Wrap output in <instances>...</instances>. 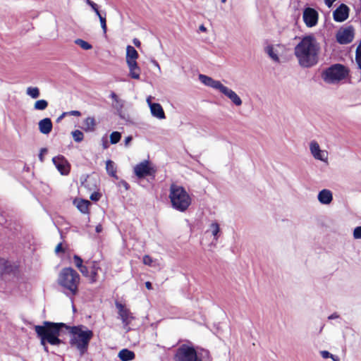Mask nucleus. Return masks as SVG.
I'll list each match as a JSON object with an SVG mask.
<instances>
[{
	"label": "nucleus",
	"mask_w": 361,
	"mask_h": 361,
	"mask_svg": "<svg viewBox=\"0 0 361 361\" xmlns=\"http://www.w3.org/2000/svg\"><path fill=\"white\" fill-rule=\"evenodd\" d=\"M348 74V70L343 65L336 63L324 70L322 78L324 82L331 84L344 79Z\"/></svg>",
	"instance_id": "nucleus-8"
},
{
	"label": "nucleus",
	"mask_w": 361,
	"mask_h": 361,
	"mask_svg": "<svg viewBox=\"0 0 361 361\" xmlns=\"http://www.w3.org/2000/svg\"><path fill=\"white\" fill-rule=\"evenodd\" d=\"M87 4L91 6L92 9L94 10L95 8H97L98 6L97 4L93 2L91 0H86Z\"/></svg>",
	"instance_id": "nucleus-43"
},
{
	"label": "nucleus",
	"mask_w": 361,
	"mask_h": 361,
	"mask_svg": "<svg viewBox=\"0 0 361 361\" xmlns=\"http://www.w3.org/2000/svg\"><path fill=\"white\" fill-rule=\"evenodd\" d=\"M151 62H152V63L155 67H157V68H158V70H159V71H161L160 66H159V63H158L156 60L153 59V60H152V61H151Z\"/></svg>",
	"instance_id": "nucleus-51"
},
{
	"label": "nucleus",
	"mask_w": 361,
	"mask_h": 361,
	"mask_svg": "<svg viewBox=\"0 0 361 361\" xmlns=\"http://www.w3.org/2000/svg\"><path fill=\"white\" fill-rule=\"evenodd\" d=\"M110 97L113 99V102H115L116 100H118L119 98L118 97V96L116 95V94L114 92H112L111 94H110Z\"/></svg>",
	"instance_id": "nucleus-50"
},
{
	"label": "nucleus",
	"mask_w": 361,
	"mask_h": 361,
	"mask_svg": "<svg viewBox=\"0 0 361 361\" xmlns=\"http://www.w3.org/2000/svg\"><path fill=\"white\" fill-rule=\"evenodd\" d=\"M80 271L82 274V275L90 279V265L86 266L84 265L81 268L79 269Z\"/></svg>",
	"instance_id": "nucleus-34"
},
{
	"label": "nucleus",
	"mask_w": 361,
	"mask_h": 361,
	"mask_svg": "<svg viewBox=\"0 0 361 361\" xmlns=\"http://www.w3.org/2000/svg\"><path fill=\"white\" fill-rule=\"evenodd\" d=\"M95 231L98 233L102 232V226L101 224L97 225L96 226V228H95Z\"/></svg>",
	"instance_id": "nucleus-55"
},
{
	"label": "nucleus",
	"mask_w": 361,
	"mask_h": 361,
	"mask_svg": "<svg viewBox=\"0 0 361 361\" xmlns=\"http://www.w3.org/2000/svg\"><path fill=\"white\" fill-rule=\"evenodd\" d=\"M210 230L212 231V234L213 235L214 240H218V233L220 231V228H219V224L216 222H213L210 225Z\"/></svg>",
	"instance_id": "nucleus-29"
},
{
	"label": "nucleus",
	"mask_w": 361,
	"mask_h": 361,
	"mask_svg": "<svg viewBox=\"0 0 361 361\" xmlns=\"http://www.w3.org/2000/svg\"><path fill=\"white\" fill-rule=\"evenodd\" d=\"M353 37L354 29L352 26L340 29L336 34V40L341 44H346L351 42Z\"/></svg>",
	"instance_id": "nucleus-11"
},
{
	"label": "nucleus",
	"mask_w": 361,
	"mask_h": 361,
	"mask_svg": "<svg viewBox=\"0 0 361 361\" xmlns=\"http://www.w3.org/2000/svg\"><path fill=\"white\" fill-rule=\"evenodd\" d=\"M133 42L134 45L137 47H140L141 45L140 41L137 38H134L133 40Z\"/></svg>",
	"instance_id": "nucleus-48"
},
{
	"label": "nucleus",
	"mask_w": 361,
	"mask_h": 361,
	"mask_svg": "<svg viewBox=\"0 0 361 361\" xmlns=\"http://www.w3.org/2000/svg\"><path fill=\"white\" fill-rule=\"evenodd\" d=\"M68 331L72 336L70 339L71 346H75L83 355L87 350L89 343L93 336V332L87 329L85 326H62L61 335Z\"/></svg>",
	"instance_id": "nucleus-3"
},
{
	"label": "nucleus",
	"mask_w": 361,
	"mask_h": 361,
	"mask_svg": "<svg viewBox=\"0 0 361 361\" xmlns=\"http://www.w3.org/2000/svg\"><path fill=\"white\" fill-rule=\"evenodd\" d=\"M112 106L114 109L116 110L118 114L121 117L122 109L123 107V102L121 99H118V100L113 102Z\"/></svg>",
	"instance_id": "nucleus-30"
},
{
	"label": "nucleus",
	"mask_w": 361,
	"mask_h": 361,
	"mask_svg": "<svg viewBox=\"0 0 361 361\" xmlns=\"http://www.w3.org/2000/svg\"><path fill=\"white\" fill-rule=\"evenodd\" d=\"M134 173L138 178H144L146 176L154 177L156 170L152 167L147 160L137 164L134 167Z\"/></svg>",
	"instance_id": "nucleus-9"
},
{
	"label": "nucleus",
	"mask_w": 361,
	"mask_h": 361,
	"mask_svg": "<svg viewBox=\"0 0 361 361\" xmlns=\"http://www.w3.org/2000/svg\"><path fill=\"white\" fill-rule=\"evenodd\" d=\"M153 259L149 255H145L143 257V263L146 265L152 266Z\"/></svg>",
	"instance_id": "nucleus-38"
},
{
	"label": "nucleus",
	"mask_w": 361,
	"mask_h": 361,
	"mask_svg": "<svg viewBox=\"0 0 361 361\" xmlns=\"http://www.w3.org/2000/svg\"><path fill=\"white\" fill-rule=\"evenodd\" d=\"M75 204L78 210L82 214H88L89 212V206L90 205V202L86 200H80L78 201H75Z\"/></svg>",
	"instance_id": "nucleus-22"
},
{
	"label": "nucleus",
	"mask_w": 361,
	"mask_h": 361,
	"mask_svg": "<svg viewBox=\"0 0 361 361\" xmlns=\"http://www.w3.org/2000/svg\"><path fill=\"white\" fill-rule=\"evenodd\" d=\"M199 80L204 85L219 90L221 93L227 97L235 106H239L242 104V100L240 97L233 90L221 84L220 81L214 80L212 78L203 74L199 75Z\"/></svg>",
	"instance_id": "nucleus-6"
},
{
	"label": "nucleus",
	"mask_w": 361,
	"mask_h": 361,
	"mask_svg": "<svg viewBox=\"0 0 361 361\" xmlns=\"http://www.w3.org/2000/svg\"><path fill=\"white\" fill-rule=\"evenodd\" d=\"M339 318V314L337 312H334L331 314L330 316H329L328 319L329 320L335 319Z\"/></svg>",
	"instance_id": "nucleus-45"
},
{
	"label": "nucleus",
	"mask_w": 361,
	"mask_h": 361,
	"mask_svg": "<svg viewBox=\"0 0 361 361\" xmlns=\"http://www.w3.org/2000/svg\"><path fill=\"white\" fill-rule=\"evenodd\" d=\"M310 149L315 159L324 162L327 161L328 152L326 151L322 150L317 142L314 140L312 141L310 144Z\"/></svg>",
	"instance_id": "nucleus-13"
},
{
	"label": "nucleus",
	"mask_w": 361,
	"mask_h": 361,
	"mask_svg": "<svg viewBox=\"0 0 361 361\" xmlns=\"http://www.w3.org/2000/svg\"><path fill=\"white\" fill-rule=\"evenodd\" d=\"M47 152V148H42L39 154V159L42 162L44 161V154Z\"/></svg>",
	"instance_id": "nucleus-41"
},
{
	"label": "nucleus",
	"mask_w": 361,
	"mask_h": 361,
	"mask_svg": "<svg viewBox=\"0 0 361 361\" xmlns=\"http://www.w3.org/2000/svg\"><path fill=\"white\" fill-rule=\"evenodd\" d=\"M302 18L307 27H312L318 23L319 14L315 9L307 7L303 11Z\"/></svg>",
	"instance_id": "nucleus-10"
},
{
	"label": "nucleus",
	"mask_w": 361,
	"mask_h": 361,
	"mask_svg": "<svg viewBox=\"0 0 361 361\" xmlns=\"http://www.w3.org/2000/svg\"><path fill=\"white\" fill-rule=\"evenodd\" d=\"M93 11L95 12L96 15L99 17V18H100V17H103L104 16L102 15V13L99 11L98 6L97 8H95Z\"/></svg>",
	"instance_id": "nucleus-53"
},
{
	"label": "nucleus",
	"mask_w": 361,
	"mask_h": 361,
	"mask_svg": "<svg viewBox=\"0 0 361 361\" xmlns=\"http://www.w3.org/2000/svg\"><path fill=\"white\" fill-rule=\"evenodd\" d=\"M106 170L110 176L116 178V169L113 161L109 159L106 161Z\"/></svg>",
	"instance_id": "nucleus-25"
},
{
	"label": "nucleus",
	"mask_w": 361,
	"mask_h": 361,
	"mask_svg": "<svg viewBox=\"0 0 361 361\" xmlns=\"http://www.w3.org/2000/svg\"><path fill=\"white\" fill-rule=\"evenodd\" d=\"M139 55L136 49L131 45L126 47V62L136 61Z\"/></svg>",
	"instance_id": "nucleus-21"
},
{
	"label": "nucleus",
	"mask_w": 361,
	"mask_h": 361,
	"mask_svg": "<svg viewBox=\"0 0 361 361\" xmlns=\"http://www.w3.org/2000/svg\"><path fill=\"white\" fill-rule=\"evenodd\" d=\"M169 199L172 208L180 212H185L192 203V199L185 189L174 183L170 186Z\"/></svg>",
	"instance_id": "nucleus-5"
},
{
	"label": "nucleus",
	"mask_w": 361,
	"mask_h": 361,
	"mask_svg": "<svg viewBox=\"0 0 361 361\" xmlns=\"http://www.w3.org/2000/svg\"><path fill=\"white\" fill-rule=\"evenodd\" d=\"M75 44L80 46L84 50H89L92 48V46L90 43L82 39H75Z\"/></svg>",
	"instance_id": "nucleus-28"
},
{
	"label": "nucleus",
	"mask_w": 361,
	"mask_h": 361,
	"mask_svg": "<svg viewBox=\"0 0 361 361\" xmlns=\"http://www.w3.org/2000/svg\"><path fill=\"white\" fill-rule=\"evenodd\" d=\"M66 326L64 323H54L45 321L42 325L35 326V331L40 339V344L46 353H49L47 343L51 345H60L63 341L59 338L61 336V327Z\"/></svg>",
	"instance_id": "nucleus-2"
},
{
	"label": "nucleus",
	"mask_w": 361,
	"mask_h": 361,
	"mask_svg": "<svg viewBox=\"0 0 361 361\" xmlns=\"http://www.w3.org/2000/svg\"><path fill=\"white\" fill-rule=\"evenodd\" d=\"M145 286L148 290H151L152 288V283L149 281H147L145 283Z\"/></svg>",
	"instance_id": "nucleus-56"
},
{
	"label": "nucleus",
	"mask_w": 361,
	"mask_h": 361,
	"mask_svg": "<svg viewBox=\"0 0 361 361\" xmlns=\"http://www.w3.org/2000/svg\"><path fill=\"white\" fill-rule=\"evenodd\" d=\"M100 24L102 29L103 30L104 34L106 33L107 27H106V13L103 17H100L99 18Z\"/></svg>",
	"instance_id": "nucleus-35"
},
{
	"label": "nucleus",
	"mask_w": 361,
	"mask_h": 361,
	"mask_svg": "<svg viewBox=\"0 0 361 361\" xmlns=\"http://www.w3.org/2000/svg\"><path fill=\"white\" fill-rule=\"evenodd\" d=\"M221 1L222 3H225V2L226 1V0H221Z\"/></svg>",
	"instance_id": "nucleus-60"
},
{
	"label": "nucleus",
	"mask_w": 361,
	"mask_h": 361,
	"mask_svg": "<svg viewBox=\"0 0 361 361\" xmlns=\"http://www.w3.org/2000/svg\"><path fill=\"white\" fill-rule=\"evenodd\" d=\"M72 135H73V140L76 142H80L84 138V135H83L82 132L79 130H75L73 131Z\"/></svg>",
	"instance_id": "nucleus-33"
},
{
	"label": "nucleus",
	"mask_w": 361,
	"mask_h": 361,
	"mask_svg": "<svg viewBox=\"0 0 361 361\" xmlns=\"http://www.w3.org/2000/svg\"><path fill=\"white\" fill-rule=\"evenodd\" d=\"M118 357L121 361H130L135 358V353L127 348H124L118 353Z\"/></svg>",
	"instance_id": "nucleus-23"
},
{
	"label": "nucleus",
	"mask_w": 361,
	"mask_h": 361,
	"mask_svg": "<svg viewBox=\"0 0 361 361\" xmlns=\"http://www.w3.org/2000/svg\"><path fill=\"white\" fill-rule=\"evenodd\" d=\"M331 358L333 360V361H339L338 357L335 356V355H332Z\"/></svg>",
	"instance_id": "nucleus-58"
},
{
	"label": "nucleus",
	"mask_w": 361,
	"mask_h": 361,
	"mask_svg": "<svg viewBox=\"0 0 361 361\" xmlns=\"http://www.w3.org/2000/svg\"><path fill=\"white\" fill-rule=\"evenodd\" d=\"M121 138V133L118 131H114L110 135V142L112 145H115L118 143Z\"/></svg>",
	"instance_id": "nucleus-31"
},
{
	"label": "nucleus",
	"mask_w": 361,
	"mask_h": 361,
	"mask_svg": "<svg viewBox=\"0 0 361 361\" xmlns=\"http://www.w3.org/2000/svg\"><path fill=\"white\" fill-rule=\"evenodd\" d=\"M130 71V76L134 79H139L140 75V68L137 61L126 62Z\"/></svg>",
	"instance_id": "nucleus-20"
},
{
	"label": "nucleus",
	"mask_w": 361,
	"mask_h": 361,
	"mask_svg": "<svg viewBox=\"0 0 361 361\" xmlns=\"http://www.w3.org/2000/svg\"><path fill=\"white\" fill-rule=\"evenodd\" d=\"M267 53L268 54L269 57L271 58L275 62L279 61V58L271 46H268L267 47Z\"/></svg>",
	"instance_id": "nucleus-32"
},
{
	"label": "nucleus",
	"mask_w": 361,
	"mask_h": 361,
	"mask_svg": "<svg viewBox=\"0 0 361 361\" xmlns=\"http://www.w3.org/2000/svg\"><path fill=\"white\" fill-rule=\"evenodd\" d=\"M336 0H325V4L326 5L329 7V8H331L334 4V1H336Z\"/></svg>",
	"instance_id": "nucleus-49"
},
{
	"label": "nucleus",
	"mask_w": 361,
	"mask_h": 361,
	"mask_svg": "<svg viewBox=\"0 0 361 361\" xmlns=\"http://www.w3.org/2000/svg\"><path fill=\"white\" fill-rule=\"evenodd\" d=\"M116 306L118 310V315L120 319L122 321L123 324L125 326H128L131 321L134 319V317L133 316L130 311L127 309L123 305L116 302Z\"/></svg>",
	"instance_id": "nucleus-14"
},
{
	"label": "nucleus",
	"mask_w": 361,
	"mask_h": 361,
	"mask_svg": "<svg viewBox=\"0 0 361 361\" xmlns=\"http://www.w3.org/2000/svg\"><path fill=\"white\" fill-rule=\"evenodd\" d=\"M200 30L202 32H204L206 31V27L203 25H202L200 26Z\"/></svg>",
	"instance_id": "nucleus-59"
},
{
	"label": "nucleus",
	"mask_w": 361,
	"mask_h": 361,
	"mask_svg": "<svg viewBox=\"0 0 361 361\" xmlns=\"http://www.w3.org/2000/svg\"><path fill=\"white\" fill-rule=\"evenodd\" d=\"M349 8L344 4H341L333 13V18L336 22H343L349 16Z\"/></svg>",
	"instance_id": "nucleus-15"
},
{
	"label": "nucleus",
	"mask_w": 361,
	"mask_h": 361,
	"mask_svg": "<svg viewBox=\"0 0 361 361\" xmlns=\"http://www.w3.org/2000/svg\"><path fill=\"white\" fill-rule=\"evenodd\" d=\"M87 264H90V282L93 283L98 280V275L99 271H102V268L99 265V262L92 261L91 262H87Z\"/></svg>",
	"instance_id": "nucleus-17"
},
{
	"label": "nucleus",
	"mask_w": 361,
	"mask_h": 361,
	"mask_svg": "<svg viewBox=\"0 0 361 361\" xmlns=\"http://www.w3.org/2000/svg\"><path fill=\"white\" fill-rule=\"evenodd\" d=\"M320 45L312 35L303 37L295 47L294 54L298 63L303 68H310L319 61Z\"/></svg>",
	"instance_id": "nucleus-1"
},
{
	"label": "nucleus",
	"mask_w": 361,
	"mask_h": 361,
	"mask_svg": "<svg viewBox=\"0 0 361 361\" xmlns=\"http://www.w3.org/2000/svg\"><path fill=\"white\" fill-rule=\"evenodd\" d=\"M120 185L123 186L126 190H128L130 188L129 184L125 180H121L120 182Z\"/></svg>",
	"instance_id": "nucleus-44"
},
{
	"label": "nucleus",
	"mask_w": 361,
	"mask_h": 361,
	"mask_svg": "<svg viewBox=\"0 0 361 361\" xmlns=\"http://www.w3.org/2000/svg\"><path fill=\"white\" fill-rule=\"evenodd\" d=\"M317 198L321 204H329L333 200V195L329 190L323 189L319 192Z\"/></svg>",
	"instance_id": "nucleus-19"
},
{
	"label": "nucleus",
	"mask_w": 361,
	"mask_h": 361,
	"mask_svg": "<svg viewBox=\"0 0 361 361\" xmlns=\"http://www.w3.org/2000/svg\"><path fill=\"white\" fill-rule=\"evenodd\" d=\"M320 354L322 355V357L324 359H327V358H331V356H332V354H331L329 351L327 350H322L320 352Z\"/></svg>",
	"instance_id": "nucleus-40"
},
{
	"label": "nucleus",
	"mask_w": 361,
	"mask_h": 361,
	"mask_svg": "<svg viewBox=\"0 0 361 361\" xmlns=\"http://www.w3.org/2000/svg\"><path fill=\"white\" fill-rule=\"evenodd\" d=\"M96 121L93 117H87L83 121V129L86 132H92L95 129Z\"/></svg>",
	"instance_id": "nucleus-24"
},
{
	"label": "nucleus",
	"mask_w": 361,
	"mask_h": 361,
	"mask_svg": "<svg viewBox=\"0 0 361 361\" xmlns=\"http://www.w3.org/2000/svg\"><path fill=\"white\" fill-rule=\"evenodd\" d=\"M205 358L209 360V352L202 350L198 355L195 349L188 345L183 344L178 348L176 354V361H203Z\"/></svg>",
	"instance_id": "nucleus-7"
},
{
	"label": "nucleus",
	"mask_w": 361,
	"mask_h": 361,
	"mask_svg": "<svg viewBox=\"0 0 361 361\" xmlns=\"http://www.w3.org/2000/svg\"><path fill=\"white\" fill-rule=\"evenodd\" d=\"M67 115H71V116H80L81 115V113L79 111L73 110L68 112H66Z\"/></svg>",
	"instance_id": "nucleus-42"
},
{
	"label": "nucleus",
	"mask_w": 361,
	"mask_h": 361,
	"mask_svg": "<svg viewBox=\"0 0 361 361\" xmlns=\"http://www.w3.org/2000/svg\"><path fill=\"white\" fill-rule=\"evenodd\" d=\"M61 249H62L61 244V243H59V244L56 247L55 252H59Z\"/></svg>",
	"instance_id": "nucleus-57"
},
{
	"label": "nucleus",
	"mask_w": 361,
	"mask_h": 361,
	"mask_svg": "<svg viewBox=\"0 0 361 361\" xmlns=\"http://www.w3.org/2000/svg\"><path fill=\"white\" fill-rule=\"evenodd\" d=\"M353 237L355 239H360L361 238V226H357L354 229L353 231Z\"/></svg>",
	"instance_id": "nucleus-37"
},
{
	"label": "nucleus",
	"mask_w": 361,
	"mask_h": 361,
	"mask_svg": "<svg viewBox=\"0 0 361 361\" xmlns=\"http://www.w3.org/2000/svg\"><path fill=\"white\" fill-rule=\"evenodd\" d=\"M52 161L61 175L66 176L70 173L71 165L63 155L53 157Z\"/></svg>",
	"instance_id": "nucleus-12"
},
{
	"label": "nucleus",
	"mask_w": 361,
	"mask_h": 361,
	"mask_svg": "<svg viewBox=\"0 0 361 361\" xmlns=\"http://www.w3.org/2000/svg\"><path fill=\"white\" fill-rule=\"evenodd\" d=\"M59 284L64 288L63 293L71 298L73 302V296L78 293V286L80 282V275L73 268H64L60 272Z\"/></svg>",
	"instance_id": "nucleus-4"
},
{
	"label": "nucleus",
	"mask_w": 361,
	"mask_h": 361,
	"mask_svg": "<svg viewBox=\"0 0 361 361\" xmlns=\"http://www.w3.org/2000/svg\"><path fill=\"white\" fill-rule=\"evenodd\" d=\"M147 102L149 106L152 115L158 119H164L166 118L165 113L161 105L159 103H153L151 102V97H148Z\"/></svg>",
	"instance_id": "nucleus-16"
},
{
	"label": "nucleus",
	"mask_w": 361,
	"mask_h": 361,
	"mask_svg": "<svg viewBox=\"0 0 361 361\" xmlns=\"http://www.w3.org/2000/svg\"><path fill=\"white\" fill-rule=\"evenodd\" d=\"M132 140H133L132 136L126 137L124 140L125 145L127 147L129 145V143L132 141Z\"/></svg>",
	"instance_id": "nucleus-47"
},
{
	"label": "nucleus",
	"mask_w": 361,
	"mask_h": 361,
	"mask_svg": "<svg viewBox=\"0 0 361 361\" xmlns=\"http://www.w3.org/2000/svg\"><path fill=\"white\" fill-rule=\"evenodd\" d=\"M67 115V113L66 112H63L60 116L58 117V118L56 119V122H60L61 119H63L65 116Z\"/></svg>",
	"instance_id": "nucleus-54"
},
{
	"label": "nucleus",
	"mask_w": 361,
	"mask_h": 361,
	"mask_svg": "<svg viewBox=\"0 0 361 361\" xmlns=\"http://www.w3.org/2000/svg\"><path fill=\"white\" fill-rule=\"evenodd\" d=\"M102 146L104 149H107L109 147L107 140L104 137L102 138Z\"/></svg>",
	"instance_id": "nucleus-46"
},
{
	"label": "nucleus",
	"mask_w": 361,
	"mask_h": 361,
	"mask_svg": "<svg viewBox=\"0 0 361 361\" xmlns=\"http://www.w3.org/2000/svg\"><path fill=\"white\" fill-rule=\"evenodd\" d=\"M73 260H74V263L75 264V266L80 269L82 267H83L84 265H82V259L80 257H79L78 255H74L73 257Z\"/></svg>",
	"instance_id": "nucleus-36"
},
{
	"label": "nucleus",
	"mask_w": 361,
	"mask_h": 361,
	"mask_svg": "<svg viewBox=\"0 0 361 361\" xmlns=\"http://www.w3.org/2000/svg\"><path fill=\"white\" fill-rule=\"evenodd\" d=\"M102 195L98 192H94L90 195V200L94 202L99 201L101 198Z\"/></svg>",
	"instance_id": "nucleus-39"
},
{
	"label": "nucleus",
	"mask_w": 361,
	"mask_h": 361,
	"mask_svg": "<svg viewBox=\"0 0 361 361\" xmlns=\"http://www.w3.org/2000/svg\"><path fill=\"white\" fill-rule=\"evenodd\" d=\"M38 126L41 133L48 135L52 130L53 124L49 118H44L39 121Z\"/></svg>",
	"instance_id": "nucleus-18"
},
{
	"label": "nucleus",
	"mask_w": 361,
	"mask_h": 361,
	"mask_svg": "<svg viewBox=\"0 0 361 361\" xmlns=\"http://www.w3.org/2000/svg\"><path fill=\"white\" fill-rule=\"evenodd\" d=\"M26 94L32 99H37L39 97V90L37 87H28L26 90Z\"/></svg>",
	"instance_id": "nucleus-26"
},
{
	"label": "nucleus",
	"mask_w": 361,
	"mask_h": 361,
	"mask_svg": "<svg viewBox=\"0 0 361 361\" xmlns=\"http://www.w3.org/2000/svg\"><path fill=\"white\" fill-rule=\"evenodd\" d=\"M93 11L95 12L96 15L99 17V18H100V17H103L104 16L102 15V13L99 11L98 6L97 8H95Z\"/></svg>",
	"instance_id": "nucleus-52"
},
{
	"label": "nucleus",
	"mask_w": 361,
	"mask_h": 361,
	"mask_svg": "<svg viewBox=\"0 0 361 361\" xmlns=\"http://www.w3.org/2000/svg\"><path fill=\"white\" fill-rule=\"evenodd\" d=\"M48 106V102L45 99L37 100L34 104L35 110L43 111Z\"/></svg>",
	"instance_id": "nucleus-27"
}]
</instances>
